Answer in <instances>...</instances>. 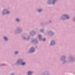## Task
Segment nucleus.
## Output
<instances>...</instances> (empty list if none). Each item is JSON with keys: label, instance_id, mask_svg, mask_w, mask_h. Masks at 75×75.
<instances>
[{"label": "nucleus", "instance_id": "obj_1", "mask_svg": "<svg viewBox=\"0 0 75 75\" xmlns=\"http://www.w3.org/2000/svg\"><path fill=\"white\" fill-rule=\"evenodd\" d=\"M31 74H32V72H31L29 71L28 72V75H31Z\"/></svg>", "mask_w": 75, "mask_h": 75}, {"label": "nucleus", "instance_id": "obj_2", "mask_svg": "<svg viewBox=\"0 0 75 75\" xmlns=\"http://www.w3.org/2000/svg\"><path fill=\"white\" fill-rule=\"evenodd\" d=\"M30 50H31V52H33L34 51L33 50H34V49H33V47H32L31 49H30Z\"/></svg>", "mask_w": 75, "mask_h": 75}, {"label": "nucleus", "instance_id": "obj_3", "mask_svg": "<svg viewBox=\"0 0 75 75\" xmlns=\"http://www.w3.org/2000/svg\"><path fill=\"white\" fill-rule=\"evenodd\" d=\"M54 41H52L51 42V45H53L54 44Z\"/></svg>", "mask_w": 75, "mask_h": 75}, {"label": "nucleus", "instance_id": "obj_4", "mask_svg": "<svg viewBox=\"0 0 75 75\" xmlns=\"http://www.w3.org/2000/svg\"><path fill=\"white\" fill-rule=\"evenodd\" d=\"M63 16H65V17H67L66 18H67V19L69 18V17H68V16L67 15H63Z\"/></svg>", "mask_w": 75, "mask_h": 75}, {"label": "nucleus", "instance_id": "obj_5", "mask_svg": "<svg viewBox=\"0 0 75 75\" xmlns=\"http://www.w3.org/2000/svg\"><path fill=\"white\" fill-rule=\"evenodd\" d=\"M22 65H25V62H23L22 63Z\"/></svg>", "mask_w": 75, "mask_h": 75}, {"label": "nucleus", "instance_id": "obj_6", "mask_svg": "<svg viewBox=\"0 0 75 75\" xmlns=\"http://www.w3.org/2000/svg\"><path fill=\"white\" fill-rule=\"evenodd\" d=\"M4 39L5 40H7V38L6 37H4Z\"/></svg>", "mask_w": 75, "mask_h": 75}, {"label": "nucleus", "instance_id": "obj_7", "mask_svg": "<svg viewBox=\"0 0 75 75\" xmlns=\"http://www.w3.org/2000/svg\"><path fill=\"white\" fill-rule=\"evenodd\" d=\"M18 53V52H15V54H17Z\"/></svg>", "mask_w": 75, "mask_h": 75}, {"label": "nucleus", "instance_id": "obj_8", "mask_svg": "<svg viewBox=\"0 0 75 75\" xmlns=\"http://www.w3.org/2000/svg\"><path fill=\"white\" fill-rule=\"evenodd\" d=\"M55 0H53V4H54V2H55Z\"/></svg>", "mask_w": 75, "mask_h": 75}, {"label": "nucleus", "instance_id": "obj_9", "mask_svg": "<svg viewBox=\"0 0 75 75\" xmlns=\"http://www.w3.org/2000/svg\"><path fill=\"white\" fill-rule=\"evenodd\" d=\"M16 21H19V19H16Z\"/></svg>", "mask_w": 75, "mask_h": 75}, {"label": "nucleus", "instance_id": "obj_10", "mask_svg": "<svg viewBox=\"0 0 75 75\" xmlns=\"http://www.w3.org/2000/svg\"><path fill=\"white\" fill-rule=\"evenodd\" d=\"M39 12H40V11H41V10L40 9L38 10Z\"/></svg>", "mask_w": 75, "mask_h": 75}, {"label": "nucleus", "instance_id": "obj_11", "mask_svg": "<svg viewBox=\"0 0 75 75\" xmlns=\"http://www.w3.org/2000/svg\"><path fill=\"white\" fill-rule=\"evenodd\" d=\"M6 13L7 14H8V13H9V12L8 11Z\"/></svg>", "mask_w": 75, "mask_h": 75}, {"label": "nucleus", "instance_id": "obj_12", "mask_svg": "<svg viewBox=\"0 0 75 75\" xmlns=\"http://www.w3.org/2000/svg\"><path fill=\"white\" fill-rule=\"evenodd\" d=\"M45 38H44V39H43V41H45Z\"/></svg>", "mask_w": 75, "mask_h": 75}, {"label": "nucleus", "instance_id": "obj_13", "mask_svg": "<svg viewBox=\"0 0 75 75\" xmlns=\"http://www.w3.org/2000/svg\"><path fill=\"white\" fill-rule=\"evenodd\" d=\"M42 31H43V30H40V31H41V32H42Z\"/></svg>", "mask_w": 75, "mask_h": 75}, {"label": "nucleus", "instance_id": "obj_14", "mask_svg": "<svg viewBox=\"0 0 75 75\" xmlns=\"http://www.w3.org/2000/svg\"><path fill=\"white\" fill-rule=\"evenodd\" d=\"M41 37V35H39V37Z\"/></svg>", "mask_w": 75, "mask_h": 75}, {"label": "nucleus", "instance_id": "obj_15", "mask_svg": "<svg viewBox=\"0 0 75 75\" xmlns=\"http://www.w3.org/2000/svg\"><path fill=\"white\" fill-rule=\"evenodd\" d=\"M5 10H4L3 11V12H4V11Z\"/></svg>", "mask_w": 75, "mask_h": 75}, {"label": "nucleus", "instance_id": "obj_16", "mask_svg": "<svg viewBox=\"0 0 75 75\" xmlns=\"http://www.w3.org/2000/svg\"><path fill=\"white\" fill-rule=\"evenodd\" d=\"M3 14H4V13H3Z\"/></svg>", "mask_w": 75, "mask_h": 75}]
</instances>
